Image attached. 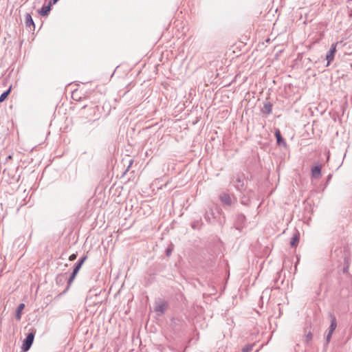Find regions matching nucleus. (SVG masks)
<instances>
[{"mask_svg": "<svg viewBox=\"0 0 352 352\" xmlns=\"http://www.w3.org/2000/svg\"><path fill=\"white\" fill-rule=\"evenodd\" d=\"M87 259V256H84L82 257L80 261L78 262V263L76 265L74 270V272L69 278V283H71L75 278L76 274H78V271L80 270V269L81 268L83 263L85 262V261Z\"/></svg>", "mask_w": 352, "mask_h": 352, "instance_id": "nucleus-2", "label": "nucleus"}, {"mask_svg": "<svg viewBox=\"0 0 352 352\" xmlns=\"http://www.w3.org/2000/svg\"><path fill=\"white\" fill-rule=\"evenodd\" d=\"M264 109L267 113L272 112V104L270 103H266L264 106Z\"/></svg>", "mask_w": 352, "mask_h": 352, "instance_id": "nucleus-14", "label": "nucleus"}, {"mask_svg": "<svg viewBox=\"0 0 352 352\" xmlns=\"http://www.w3.org/2000/svg\"><path fill=\"white\" fill-rule=\"evenodd\" d=\"M34 338V333H30L25 340L23 341V345H22V350L24 352L28 351L30 346H32L33 341Z\"/></svg>", "mask_w": 352, "mask_h": 352, "instance_id": "nucleus-1", "label": "nucleus"}, {"mask_svg": "<svg viewBox=\"0 0 352 352\" xmlns=\"http://www.w3.org/2000/svg\"><path fill=\"white\" fill-rule=\"evenodd\" d=\"M58 0H53V3L55 4Z\"/></svg>", "mask_w": 352, "mask_h": 352, "instance_id": "nucleus-19", "label": "nucleus"}, {"mask_svg": "<svg viewBox=\"0 0 352 352\" xmlns=\"http://www.w3.org/2000/svg\"><path fill=\"white\" fill-rule=\"evenodd\" d=\"M332 334L333 333H330V332H329V333L327 334V338H326L327 342H329V341H330V340L331 338Z\"/></svg>", "mask_w": 352, "mask_h": 352, "instance_id": "nucleus-17", "label": "nucleus"}, {"mask_svg": "<svg viewBox=\"0 0 352 352\" xmlns=\"http://www.w3.org/2000/svg\"><path fill=\"white\" fill-rule=\"evenodd\" d=\"M77 255L76 254H72L69 256V261H74L76 258Z\"/></svg>", "mask_w": 352, "mask_h": 352, "instance_id": "nucleus-15", "label": "nucleus"}, {"mask_svg": "<svg viewBox=\"0 0 352 352\" xmlns=\"http://www.w3.org/2000/svg\"><path fill=\"white\" fill-rule=\"evenodd\" d=\"M76 93H77V91H74V92L72 93V97H73V98H74V97H75V95H76Z\"/></svg>", "mask_w": 352, "mask_h": 352, "instance_id": "nucleus-18", "label": "nucleus"}, {"mask_svg": "<svg viewBox=\"0 0 352 352\" xmlns=\"http://www.w3.org/2000/svg\"><path fill=\"white\" fill-rule=\"evenodd\" d=\"M312 339V334L311 333H309L307 335V342H309L311 341Z\"/></svg>", "mask_w": 352, "mask_h": 352, "instance_id": "nucleus-16", "label": "nucleus"}, {"mask_svg": "<svg viewBox=\"0 0 352 352\" xmlns=\"http://www.w3.org/2000/svg\"><path fill=\"white\" fill-rule=\"evenodd\" d=\"M275 136L276 138L277 144L278 145H280V144L285 145V142L281 137L280 132L279 129L276 130Z\"/></svg>", "mask_w": 352, "mask_h": 352, "instance_id": "nucleus-6", "label": "nucleus"}, {"mask_svg": "<svg viewBox=\"0 0 352 352\" xmlns=\"http://www.w3.org/2000/svg\"><path fill=\"white\" fill-rule=\"evenodd\" d=\"M11 89H12V86H10L6 91L3 92L0 96V102H3L7 98V97L8 96V95L10 94V93L11 91Z\"/></svg>", "mask_w": 352, "mask_h": 352, "instance_id": "nucleus-10", "label": "nucleus"}, {"mask_svg": "<svg viewBox=\"0 0 352 352\" xmlns=\"http://www.w3.org/2000/svg\"><path fill=\"white\" fill-rule=\"evenodd\" d=\"M252 349L253 344H248L243 348L242 352H251Z\"/></svg>", "mask_w": 352, "mask_h": 352, "instance_id": "nucleus-13", "label": "nucleus"}, {"mask_svg": "<svg viewBox=\"0 0 352 352\" xmlns=\"http://www.w3.org/2000/svg\"><path fill=\"white\" fill-rule=\"evenodd\" d=\"M311 175L315 178H320L321 176V167L319 166H316L312 168Z\"/></svg>", "mask_w": 352, "mask_h": 352, "instance_id": "nucleus-5", "label": "nucleus"}, {"mask_svg": "<svg viewBox=\"0 0 352 352\" xmlns=\"http://www.w3.org/2000/svg\"><path fill=\"white\" fill-rule=\"evenodd\" d=\"M24 307H25V305L23 303H21L19 305V307L17 308L16 318L18 320H19L21 318V312L23 310Z\"/></svg>", "mask_w": 352, "mask_h": 352, "instance_id": "nucleus-9", "label": "nucleus"}, {"mask_svg": "<svg viewBox=\"0 0 352 352\" xmlns=\"http://www.w3.org/2000/svg\"><path fill=\"white\" fill-rule=\"evenodd\" d=\"M299 241V234L296 233L291 239V245L292 246H296Z\"/></svg>", "mask_w": 352, "mask_h": 352, "instance_id": "nucleus-12", "label": "nucleus"}, {"mask_svg": "<svg viewBox=\"0 0 352 352\" xmlns=\"http://www.w3.org/2000/svg\"><path fill=\"white\" fill-rule=\"evenodd\" d=\"M330 318H331V325L329 327V332H330V333H333V331H335V329L337 327V322H336V317L334 316V315L331 314Z\"/></svg>", "mask_w": 352, "mask_h": 352, "instance_id": "nucleus-4", "label": "nucleus"}, {"mask_svg": "<svg viewBox=\"0 0 352 352\" xmlns=\"http://www.w3.org/2000/svg\"><path fill=\"white\" fill-rule=\"evenodd\" d=\"M51 10V3H50L47 6H43L40 10V14L42 16H46L49 13Z\"/></svg>", "mask_w": 352, "mask_h": 352, "instance_id": "nucleus-7", "label": "nucleus"}, {"mask_svg": "<svg viewBox=\"0 0 352 352\" xmlns=\"http://www.w3.org/2000/svg\"><path fill=\"white\" fill-rule=\"evenodd\" d=\"M220 199L223 202L228 205H230L232 203L230 197L227 194H223L222 195H221Z\"/></svg>", "mask_w": 352, "mask_h": 352, "instance_id": "nucleus-8", "label": "nucleus"}, {"mask_svg": "<svg viewBox=\"0 0 352 352\" xmlns=\"http://www.w3.org/2000/svg\"><path fill=\"white\" fill-rule=\"evenodd\" d=\"M25 23L27 26L34 25L33 19L30 14L25 15Z\"/></svg>", "mask_w": 352, "mask_h": 352, "instance_id": "nucleus-11", "label": "nucleus"}, {"mask_svg": "<svg viewBox=\"0 0 352 352\" xmlns=\"http://www.w3.org/2000/svg\"><path fill=\"white\" fill-rule=\"evenodd\" d=\"M336 47L337 43H333L331 45V49L326 56V59L327 60V65H329L330 63L333 61L335 53L336 52Z\"/></svg>", "mask_w": 352, "mask_h": 352, "instance_id": "nucleus-3", "label": "nucleus"}]
</instances>
